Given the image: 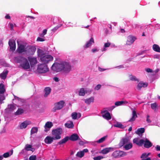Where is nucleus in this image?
Listing matches in <instances>:
<instances>
[{"instance_id": "50", "label": "nucleus", "mask_w": 160, "mask_h": 160, "mask_svg": "<svg viewBox=\"0 0 160 160\" xmlns=\"http://www.w3.org/2000/svg\"><path fill=\"white\" fill-rule=\"evenodd\" d=\"M62 26V24H61L59 25H58L55 27H54L52 30V31L53 32H55L58 28L60 27L61 26Z\"/></svg>"}, {"instance_id": "15", "label": "nucleus", "mask_w": 160, "mask_h": 160, "mask_svg": "<svg viewBox=\"0 0 160 160\" xmlns=\"http://www.w3.org/2000/svg\"><path fill=\"white\" fill-rule=\"evenodd\" d=\"M148 85L147 82H140L137 86V89L138 90H140L142 87H146Z\"/></svg>"}, {"instance_id": "8", "label": "nucleus", "mask_w": 160, "mask_h": 160, "mask_svg": "<svg viewBox=\"0 0 160 160\" xmlns=\"http://www.w3.org/2000/svg\"><path fill=\"white\" fill-rule=\"evenodd\" d=\"M63 69L64 72L66 73H69L71 69V66L70 63L67 62H64Z\"/></svg>"}, {"instance_id": "23", "label": "nucleus", "mask_w": 160, "mask_h": 160, "mask_svg": "<svg viewBox=\"0 0 160 160\" xmlns=\"http://www.w3.org/2000/svg\"><path fill=\"white\" fill-rule=\"evenodd\" d=\"M94 101V98L93 97H92L90 98L85 100V103L87 104H89L93 102Z\"/></svg>"}, {"instance_id": "1", "label": "nucleus", "mask_w": 160, "mask_h": 160, "mask_svg": "<svg viewBox=\"0 0 160 160\" xmlns=\"http://www.w3.org/2000/svg\"><path fill=\"white\" fill-rule=\"evenodd\" d=\"M15 61L20 63V66L23 69L27 70L30 68V66L28 60L22 56H18L15 58Z\"/></svg>"}, {"instance_id": "29", "label": "nucleus", "mask_w": 160, "mask_h": 160, "mask_svg": "<svg viewBox=\"0 0 160 160\" xmlns=\"http://www.w3.org/2000/svg\"><path fill=\"white\" fill-rule=\"evenodd\" d=\"M144 128H142L138 129L137 131H136V133L138 135H140V134H142L144 133Z\"/></svg>"}, {"instance_id": "24", "label": "nucleus", "mask_w": 160, "mask_h": 160, "mask_svg": "<svg viewBox=\"0 0 160 160\" xmlns=\"http://www.w3.org/2000/svg\"><path fill=\"white\" fill-rule=\"evenodd\" d=\"M153 50L156 52H160V47L157 44H154L152 46Z\"/></svg>"}, {"instance_id": "51", "label": "nucleus", "mask_w": 160, "mask_h": 160, "mask_svg": "<svg viewBox=\"0 0 160 160\" xmlns=\"http://www.w3.org/2000/svg\"><path fill=\"white\" fill-rule=\"evenodd\" d=\"M111 45V43L109 42L105 43L104 46V48H103V51H105V48L109 47Z\"/></svg>"}, {"instance_id": "56", "label": "nucleus", "mask_w": 160, "mask_h": 160, "mask_svg": "<svg viewBox=\"0 0 160 160\" xmlns=\"http://www.w3.org/2000/svg\"><path fill=\"white\" fill-rule=\"evenodd\" d=\"M101 86L100 84H98L96 86L95 88V90H98L99 89H100L101 88Z\"/></svg>"}, {"instance_id": "45", "label": "nucleus", "mask_w": 160, "mask_h": 160, "mask_svg": "<svg viewBox=\"0 0 160 160\" xmlns=\"http://www.w3.org/2000/svg\"><path fill=\"white\" fill-rule=\"evenodd\" d=\"M32 146L31 145L27 144L25 145V149L27 151H30V149L32 148Z\"/></svg>"}, {"instance_id": "52", "label": "nucleus", "mask_w": 160, "mask_h": 160, "mask_svg": "<svg viewBox=\"0 0 160 160\" xmlns=\"http://www.w3.org/2000/svg\"><path fill=\"white\" fill-rule=\"evenodd\" d=\"M103 158V157L101 156H98L93 158L94 160H100L101 159Z\"/></svg>"}, {"instance_id": "22", "label": "nucleus", "mask_w": 160, "mask_h": 160, "mask_svg": "<svg viewBox=\"0 0 160 160\" xmlns=\"http://www.w3.org/2000/svg\"><path fill=\"white\" fill-rule=\"evenodd\" d=\"M151 106L152 109L154 111L157 112L158 109V104L156 102H154L151 104Z\"/></svg>"}, {"instance_id": "61", "label": "nucleus", "mask_w": 160, "mask_h": 160, "mask_svg": "<svg viewBox=\"0 0 160 160\" xmlns=\"http://www.w3.org/2000/svg\"><path fill=\"white\" fill-rule=\"evenodd\" d=\"M98 69H99V70L100 72H102V71H105V70H106V69H103L102 68H101L100 67L98 68Z\"/></svg>"}, {"instance_id": "26", "label": "nucleus", "mask_w": 160, "mask_h": 160, "mask_svg": "<svg viewBox=\"0 0 160 160\" xmlns=\"http://www.w3.org/2000/svg\"><path fill=\"white\" fill-rule=\"evenodd\" d=\"M129 141L128 138H122L120 142V144L122 146L124 145L127 143Z\"/></svg>"}, {"instance_id": "39", "label": "nucleus", "mask_w": 160, "mask_h": 160, "mask_svg": "<svg viewBox=\"0 0 160 160\" xmlns=\"http://www.w3.org/2000/svg\"><path fill=\"white\" fill-rule=\"evenodd\" d=\"M114 127L119 128H124V126L121 123L118 122L113 125Z\"/></svg>"}, {"instance_id": "37", "label": "nucleus", "mask_w": 160, "mask_h": 160, "mask_svg": "<svg viewBox=\"0 0 160 160\" xmlns=\"http://www.w3.org/2000/svg\"><path fill=\"white\" fill-rule=\"evenodd\" d=\"M24 112V110L21 108H19L14 113L15 115H18L22 114Z\"/></svg>"}, {"instance_id": "48", "label": "nucleus", "mask_w": 160, "mask_h": 160, "mask_svg": "<svg viewBox=\"0 0 160 160\" xmlns=\"http://www.w3.org/2000/svg\"><path fill=\"white\" fill-rule=\"evenodd\" d=\"M0 94V103H2V101L4 100L5 98V97L3 94Z\"/></svg>"}, {"instance_id": "40", "label": "nucleus", "mask_w": 160, "mask_h": 160, "mask_svg": "<svg viewBox=\"0 0 160 160\" xmlns=\"http://www.w3.org/2000/svg\"><path fill=\"white\" fill-rule=\"evenodd\" d=\"M52 126L53 124L51 122H48L46 123L45 127L46 129L47 128H50Z\"/></svg>"}, {"instance_id": "2", "label": "nucleus", "mask_w": 160, "mask_h": 160, "mask_svg": "<svg viewBox=\"0 0 160 160\" xmlns=\"http://www.w3.org/2000/svg\"><path fill=\"white\" fill-rule=\"evenodd\" d=\"M62 128H59L53 129L52 132V134L54 137V140L59 139L61 138V134L62 133Z\"/></svg>"}, {"instance_id": "28", "label": "nucleus", "mask_w": 160, "mask_h": 160, "mask_svg": "<svg viewBox=\"0 0 160 160\" xmlns=\"http://www.w3.org/2000/svg\"><path fill=\"white\" fill-rule=\"evenodd\" d=\"M8 72V70H6L5 72H3L0 74V77L2 79H4L7 77V75Z\"/></svg>"}, {"instance_id": "5", "label": "nucleus", "mask_w": 160, "mask_h": 160, "mask_svg": "<svg viewBox=\"0 0 160 160\" xmlns=\"http://www.w3.org/2000/svg\"><path fill=\"white\" fill-rule=\"evenodd\" d=\"M64 102L62 100L55 103L54 107L53 108V111L55 112L57 110H59L62 109L64 107Z\"/></svg>"}, {"instance_id": "64", "label": "nucleus", "mask_w": 160, "mask_h": 160, "mask_svg": "<svg viewBox=\"0 0 160 160\" xmlns=\"http://www.w3.org/2000/svg\"><path fill=\"white\" fill-rule=\"evenodd\" d=\"M98 51V50L96 48H94L92 49V51L93 52Z\"/></svg>"}, {"instance_id": "20", "label": "nucleus", "mask_w": 160, "mask_h": 160, "mask_svg": "<svg viewBox=\"0 0 160 160\" xmlns=\"http://www.w3.org/2000/svg\"><path fill=\"white\" fill-rule=\"evenodd\" d=\"M137 117V116L136 114V112L135 110H133L132 112V116L128 120V122H131L135 121L136 118Z\"/></svg>"}, {"instance_id": "36", "label": "nucleus", "mask_w": 160, "mask_h": 160, "mask_svg": "<svg viewBox=\"0 0 160 160\" xmlns=\"http://www.w3.org/2000/svg\"><path fill=\"white\" fill-rule=\"evenodd\" d=\"M38 130V128L37 127H33L32 128L31 131V134L32 135L35 133H37Z\"/></svg>"}, {"instance_id": "31", "label": "nucleus", "mask_w": 160, "mask_h": 160, "mask_svg": "<svg viewBox=\"0 0 160 160\" xmlns=\"http://www.w3.org/2000/svg\"><path fill=\"white\" fill-rule=\"evenodd\" d=\"M15 108L16 107L14 105L11 104L8 105L7 110L10 112H12L13 111Z\"/></svg>"}, {"instance_id": "14", "label": "nucleus", "mask_w": 160, "mask_h": 160, "mask_svg": "<svg viewBox=\"0 0 160 160\" xmlns=\"http://www.w3.org/2000/svg\"><path fill=\"white\" fill-rule=\"evenodd\" d=\"M54 140V137H51V136H47L44 139L45 142L47 144H49L51 143Z\"/></svg>"}, {"instance_id": "30", "label": "nucleus", "mask_w": 160, "mask_h": 160, "mask_svg": "<svg viewBox=\"0 0 160 160\" xmlns=\"http://www.w3.org/2000/svg\"><path fill=\"white\" fill-rule=\"evenodd\" d=\"M44 91L45 92L44 97H47L50 94L51 91V89L49 87H47L45 88Z\"/></svg>"}, {"instance_id": "16", "label": "nucleus", "mask_w": 160, "mask_h": 160, "mask_svg": "<svg viewBox=\"0 0 160 160\" xmlns=\"http://www.w3.org/2000/svg\"><path fill=\"white\" fill-rule=\"evenodd\" d=\"M31 122L28 121H25L22 123L19 126L20 128L23 129L26 128L28 125L30 124Z\"/></svg>"}, {"instance_id": "55", "label": "nucleus", "mask_w": 160, "mask_h": 160, "mask_svg": "<svg viewBox=\"0 0 160 160\" xmlns=\"http://www.w3.org/2000/svg\"><path fill=\"white\" fill-rule=\"evenodd\" d=\"M9 156V154L8 152H6L3 155V156L5 158H7Z\"/></svg>"}, {"instance_id": "53", "label": "nucleus", "mask_w": 160, "mask_h": 160, "mask_svg": "<svg viewBox=\"0 0 160 160\" xmlns=\"http://www.w3.org/2000/svg\"><path fill=\"white\" fill-rule=\"evenodd\" d=\"M37 158L36 156L35 155H31L29 158V160H36Z\"/></svg>"}, {"instance_id": "57", "label": "nucleus", "mask_w": 160, "mask_h": 160, "mask_svg": "<svg viewBox=\"0 0 160 160\" xmlns=\"http://www.w3.org/2000/svg\"><path fill=\"white\" fill-rule=\"evenodd\" d=\"M37 41L39 42H43L45 41V39L40 37H38L37 38Z\"/></svg>"}, {"instance_id": "33", "label": "nucleus", "mask_w": 160, "mask_h": 160, "mask_svg": "<svg viewBox=\"0 0 160 160\" xmlns=\"http://www.w3.org/2000/svg\"><path fill=\"white\" fill-rule=\"evenodd\" d=\"M5 91L4 85L2 83L0 84V94H3Z\"/></svg>"}, {"instance_id": "6", "label": "nucleus", "mask_w": 160, "mask_h": 160, "mask_svg": "<svg viewBox=\"0 0 160 160\" xmlns=\"http://www.w3.org/2000/svg\"><path fill=\"white\" fill-rule=\"evenodd\" d=\"M41 62L44 64H46L53 59V57L51 55H47L40 57Z\"/></svg>"}, {"instance_id": "11", "label": "nucleus", "mask_w": 160, "mask_h": 160, "mask_svg": "<svg viewBox=\"0 0 160 160\" xmlns=\"http://www.w3.org/2000/svg\"><path fill=\"white\" fill-rule=\"evenodd\" d=\"M133 143H135L137 145L141 146L143 145L144 142V141L142 139L139 140L138 138H136L133 139Z\"/></svg>"}, {"instance_id": "12", "label": "nucleus", "mask_w": 160, "mask_h": 160, "mask_svg": "<svg viewBox=\"0 0 160 160\" xmlns=\"http://www.w3.org/2000/svg\"><path fill=\"white\" fill-rule=\"evenodd\" d=\"M136 39V38L132 36H129L127 38L126 44L129 45H131L133 43Z\"/></svg>"}, {"instance_id": "41", "label": "nucleus", "mask_w": 160, "mask_h": 160, "mask_svg": "<svg viewBox=\"0 0 160 160\" xmlns=\"http://www.w3.org/2000/svg\"><path fill=\"white\" fill-rule=\"evenodd\" d=\"M107 137V136H105L100 139L99 140L97 141L96 142L98 143H99L103 142L106 139V138Z\"/></svg>"}, {"instance_id": "4", "label": "nucleus", "mask_w": 160, "mask_h": 160, "mask_svg": "<svg viewBox=\"0 0 160 160\" xmlns=\"http://www.w3.org/2000/svg\"><path fill=\"white\" fill-rule=\"evenodd\" d=\"M48 71V68L46 64L42 63L38 66L37 71L39 73H44Z\"/></svg>"}, {"instance_id": "13", "label": "nucleus", "mask_w": 160, "mask_h": 160, "mask_svg": "<svg viewBox=\"0 0 160 160\" xmlns=\"http://www.w3.org/2000/svg\"><path fill=\"white\" fill-rule=\"evenodd\" d=\"M69 140L72 141H75L78 140H81L78 135L76 133L72 134L69 137Z\"/></svg>"}, {"instance_id": "38", "label": "nucleus", "mask_w": 160, "mask_h": 160, "mask_svg": "<svg viewBox=\"0 0 160 160\" xmlns=\"http://www.w3.org/2000/svg\"><path fill=\"white\" fill-rule=\"evenodd\" d=\"M132 143H129L128 144H126L124 146V148L126 150H128L132 148Z\"/></svg>"}, {"instance_id": "59", "label": "nucleus", "mask_w": 160, "mask_h": 160, "mask_svg": "<svg viewBox=\"0 0 160 160\" xmlns=\"http://www.w3.org/2000/svg\"><path fill=\"white\" fill-rule=\"evenodd\" d=\"M149 117H150L149 115H147L146 121L148 123H150L151 122V121L149 119Z\"/></svg>"}, {"instance_id": "46", "label": "nucleus", "mask_w": 160, "mask_h": 160, "mask_svg": "<svg viewBox=\"0 0 160 160\" xmlns=\"http://www.w3.org/2000/svg\"><path fill=\"white\" fill-rule=\"evenodd\" d=\"M38 56L40 57H41L42 56V55L43 54V51L40 49H38Z\"/></svg>"}, {"instance_id": "60", "label": "nucleus", "mask_w": 160, "mask_h": 160, "mask_svg": "<svg viewBox=\"0 0 160 160\" xmlns=\"http://www.w3.org/2000/svg\"><path fill=\"white\" fill-rule=\"evenodd\" d=\"M156 150L157 151H160V146L157 145L155 147Z\"/></svg>"}, {"instance_id": "17", "label": "nucleus", "mask_w": 160, "mask_h": 160, "mask_svg": "<svg viewBox=\"0 0 160 160\" xmlns=\"http://www.w3.org/2000/svg\"><path fill=\"white\" fill-rule=\"evenodd\" d=\"M143 144L144 147L147 148H150L152 145V144L151 142L148 139H145Z\"/></svg>"}, {"instance_id": "7", "label": "nucleus", "mask_w": 160, "mask_h": 160, "mask_svg": "<svg viewBox=\"0 0 160 160\" xmlns=\"http://www.w3.org/2000/svg\"><path fill=\"white\" fill-rule=\"evenodd\" d=\"M36 50V48L34 46H28L25 51L26 53L28 55H33Z\"/></svg>"}, {"instance_id": "35", "label": "nucleus", "mask_w": 160, "mask_h": 160, "mask_svg": "<svg viewBox=\"0 0 160 160\" xmlns=\"http://www.w3.org/2000/svg\"><path fill=\"white\" fill-rule=\"evenodd\" d=\"M65 126L66 127L69 128H72L74 127L73 123L72 121H70L69 123L65 124Z\"/></svg>"}, {"instance_id": "47", "label": "nucleus", "mask_w": 160, "mask_h": 160, "mask_svg": "<svg viewBox=\"0 0 160 160\" xmlns=\"http://www.w3.org/2000/svg\"><path fill=\"white\" fill-rule=\"evenodd\" d=\"M78 114L76 112H74L72 113L71 116L73 119L75 120L77 118Z\"/></svg>"}, {"instance_id": "27", "label": "nucleus", "mask_w": 160, "mask_h": 160, "mask_svg": "<svg viewBox=\"0 0 160 160\" xmlns=\"http://www.w3.org/2000/svg\"><path fill=\"white\" fill-rule=\"evenodd\" d=\"M128 103V102L126 101H122L116 102H115V106H118L121 105L123 104H127Z\"/></svg>"}, {"instance_id": "43", "label": "nucleus", "mask_w": 160, "mask_h": 160, "mask_svg": "<svg viewBox=\"0 0 160 160\" xmlns=\"http://www.w3.org/2000/svg\"><path fill=\"white\" fill-rule=\"evenodd\" d=\"M84 155V153L82 151H81L80 152H78L76 154V156L79 158H82L83 157Z\"/></svg>"}, {"instance_id": "34", "label": "nucleus", "mask_w": 160, "mask_h": 160, "mask_svg": "<svg viewBox=\"0 0 160 160\" xmlns=\"http://www.w3.org/2000/svg\"><path fill=\"white\" fill-rule=\"evenodd\" d=\"M87 92L85 91L84 88H81L78 94L79 96H84L85 93H87Z\"/></svg>"}, {"instance_id": "9", "label": "nucleus", "mask_w": 160, "mask_h": 160, "mask_svg": "<svg viewBox=\"0 0 160 160\" xmlns=\"http://www.w3.org/2000/svg\"><path fill=\"white\" fill-rule=\"evenodd\" d=\"M8 44L10 47V49L12 51H14L16 49V43L13 39L9 40Z\"/></svg>"}, {"instance_id": "18", "label": "nucleus", "mask_w": 160, "mask_h": 160, "mask_svg": "<svg viewBox=\"0 0 160 160\" xmlns=\"http://www.w3.org/2000/svg\"><path fill=\"white\" fill-rule=\"evenodd\" d=\"M113 151V148L109 147L104 148L102 150L101 152L103 154H106L108 152Z\"/></svg>"}, {"instance_id": "54", "label": "nucleus", "mask_w": 160, "mask_h": 160, "mask_svg": "<svg viewBox=\"0 0 160 160\" xmlns=\"http://www.w3.org/2000/svg\"><path fill=\"white\" fill-rule=\"evenodd\" d=\"M148 155H147L146 153H143L142 155L141 156L140 158H141L143 159L144 158H146L148 157Z\"/></svg>"}, {"instance_id": "32", "label": "nucleus", "mask_w": 160, "mask_h": 160, "mask_svg": "<svg viewBox=\"0 0 160 160\" xmlns=\"http://www.w3.org/2000/svg\"><path fill=\"white\" fill-rule=\"evenodd\" d=\"M94 43V39L93 38H90L89 41L85 45V48H88L92 45V43Z\"/></svg>"}, {"instance_id": "42", "label": "nucleus", "mask_w": 160, "mask_h": 160, "mask_svg": "<svg viewBox=\"0 0 160 160\" xmlns=\"http://www.w3.org/2000/svg\"><path fill=\"white\" fill-rule=\"evenodd\" d=\"M118 151H115L112 154V156L115 158H119V154Z\"/></svg>"}, {"instance_id": "62", "label": "nucleus", "mask_w": 160, "mask_h": 160, "mask_svg": "<svg viewBox=\"0 0 160 160\" xmlns=\"http://www.w3.org/2000/svg\"><path fill=\"white\" fill-rule=\"evenodd\" d=\"M85 144L84 142L83 141L81 140L79 142V144L80 145H83Z\"/></svg>"}, {"instance_id": "58", "label": "nucleus", "mask_w": 160, "mask_h": 160, "mask_svg": "<svg viewBox=\"0 0 160 160\" xmlns=\"http://www.w3.org/2000/svg\"><path fill=\"white\" fill-rule=\"evenodd\" d=\"M145 71L148 72H152V70L150 68H147L145 69Z\"/></svg>"}, {"instance_id": "3", "label": "nucleus", "mask_w": 160, "mask_h": 160, "mask_svg": "<svg viewBox=\"0 0 160 160\" xmlns=\"http://www.w3.org/2000/svg\"><path fill=\"white\" fill-rule=\"evenodd\" d=\"M63 64L64 62L61 63L55 62L52 65L51 68L53 71L56 72L60 71L63 69Z\"/></svg>"}, {"instance_id": "19", "label": "nucleus", "mask_w": 160, "mask_h": 160, "mask_svg": "<svg viewBox=\"0 0 160 160\" xmlns=\"http://www.w3.org/2000/svg\"><path fill=\"white\" fill-rule=\"evenodd\" d=\"M26 49H25V47L23 45H19L17 51L19 53H21L25 52Z\"/></svg>"}, {"instance_id": "25", "label": "nucleus", "mask_w": 160, "mask_h": 160, "mask_svg": "<svg viewBox=\"0 0 160 160\" xmlns=\"http://www.w3.org/2000/svg\"><path fill=\"white\" fill-rule=\"evenodd\" d=\"M102 117L107 120H109L111 118V117L110 113L108 112H107L104 114L102 115Z\"/></svg>"}, {"instance_id": "44", "label": "nucleus", "mask_w": 160, "mask_h": 160, "mask_svg": "<svg viewBox=\"0 0 160 160\" xmlns=\"http://www.w3.org/2000/svg\"><path fill=\"white\" fill-rule=\"evenodd\" d=\"M118 152H119L118 153H119V157L122 156H125L127 155V153L123 151H118Z\"/></svg>"}, {"instance_id": "10", "label": "nucleus", "mask_w": 160, "mask_h": 160, "mask_svg": "<svg viewBox=\"0 0 160 160\" xmlns=\"http://www.w3.org/2000/svg\"><path fill=\"white\" fill-rule=\"evenodd\" d=\"M28 59L30 62L31 67H34L37 62V58H36L28 57Z\"/></svg>"}, {"instance_id": "49", "label": "nucleus", "mask_w": 160, "mask_h": 160, "mask_svg": "<svg viewBox=\"0 0 160 160\" xmlns=\"http://www.w3.org/2000/svg\"><path fill=\"white\" fill-rule=\"evenodd\" d=\"M130 80L132 81H138V79L136 78V77L135 76L131 75H130Z\"/></svg>"}, {"instance_id": "63", "label": "nucleus", "mask_w": 160, "mask_h": 160, "mask_svg": "<svg viewBox=\"0 0 160 160\" xmlns=\"http://www.w3.org/2000/svg\"><path fill=\"white\" fill-rule=\"evenodd\" d=\"M5 18L7 19H10V16L8 14L5 16Z\"/></svg>"}, {"instance_id": "21", "label": "nucleus", "mask_w": 160, "mask_h": 160, "mask_svg": "<svg viewBox=\"0 0 160 160\" xmlns=\"http://www.w3.org/2000/svg\"><path fill=\"white\" fill-rule=\"evenodd\" d=\"M69 137L68 136H66L62 140L60 141L57 143V145H61L62 144L65 143L67 142L69 139Z\"/></svg>"}]
</instances>
